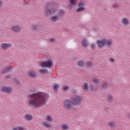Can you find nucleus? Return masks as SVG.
Instances as JSON below:
<instances>
[{"instance_id":"44","label":"nucleus","mask_w":130,"mask_h":130,"mask_svg":"<svg viewBox=\"0 0 130 130\" xmlns=\"http://www.w3.org/2000/svg\"><path fill=\"white\" fill-rule=\"evenodd\" d=\"M30 91H31V92H34V90L31 89V90H30Z\"/></svg>"},{"instance_id":"35","label":"nucleus","mask_w":130,"mask_h":130,"mask_svg":"<svg viewBox=\"0 0 130 130\" xmlns=\"http://www.w3.org/2000/svg\"><path fill=\"white\" fill-rule=\"evenodd\" d=\"M90 48L92 49H94V48H95V45L94 44H91V45L90 46Z\"/></svg>"},{"instance_id":"3","label":"nucleus","mask_w":130,"mask_h":130,"mask_svg":"<svg viewBox=\"0 0 130 130\" xmlns=\"http://www.w3.org/2000/svg\"><path fill=\"white\" fill-rule=\"evenodd\" d=\"M97 44L99 46V47H102V46H105V45H108V46H111V45H112V41L104 39L102 41H98Z\"/></svg>"},{"instance_id":"30","label":"nucleus","mask_w":130,"mask_h":130,"mask_svg":"<svg viewBox=\"0 0 130 130\" xmlns=\"http://www.w3.org/2000/svg\"><path fill=\"white\" fill-rule=\"evenodd\" d=\"M32 29L35 30V31H36V30H38V26L36 25H33Z\"/></svg>"},{"instance_id":"26","label":"nucleus","mask_w":130,"mask_h":130,"mask_svg":"<svg viewBox=\"0 0 130 130\" xmlns=\"http://www.w3.org/2000/svg\"><path fill=\"white\" fill-rule=\"evenodd\" d=\"M58 88H59V85L57 84H55L54 85V87L53 89L56 92L57 91V89H58Z\"/></svg>"},{"instance_id":"18","label":"nucleus","mask_w":130,"mask_h":130,"mask_svg":"<svg viewBox=\"0 0 130 130\" xmlns=\"http://www.w3.org/2000/svg\"><path fill=\"white\" fill-rule=\"evenodd\" d=\"M57 15L60 18V17H63L64 16V10L63 9H61L59 10V12Z\"/></svg>"},{"instance_id":"6","label":"nucleus","mask_w":130,"mask_h":130,"mask_svg":"<svg viewBox=\"0 0 130 130\" xmlns=\"http://www.w3.org/2000/svg\"><path fill=\"white\" fill-rule=\"evenodd\" d=\"M12 88L11 86L4 85L1 86V91L4 93H8V94H10V93L12 92Z\"/></svg>"},{"instance_id":"5","label":"nucleus","mask_w":130,"mask_h":130,"mask_svg":"<svg viewBox=\"0 0 130 130\" xmlns=\"http://www.w3.org/2000/svg\"><path fill=\"white\" fill-rule=\"evenodd\" d=\"M72 102L74 105H81L82 103V98L79 95H75L73 98Z\"/></svg>"},{"instance_id":"38","label":"nucleus","mask_w":130,"mask_h":130,"mask_svg":"<svg viewBox=\"0 0 130 130\" xmlns=\"http://www.w3.org/2000/svg\"><path fill=\"white\" fill-rule=\"evenodd\" d=\"M110 61H112V62H114V61H115L114 58H111L110 59Z\"/></svg>"},{"instance_id":"21","label":"nucleus","mask_w":130,"mask_h":130,"mask_svg":"<svg viewBox=\"0 0 130 130\" xmlns=\"http://www.w3.org/2000/svg\"><path fill=\"white\" fill-rule=\"evenodd\" d=\"M69 128H70V126L67 124L61 125V129L62 130H68Z\"/></svg>"},{"instance_id":"11","label":"nucleus","mask_w":130,"mask_h":130,"mask_svg":"<svg viewBox=\"0 0 130 130\" xmlns=\"http://www.w3.org/2000/svg\"><path fill=\"white\" fill-rule=\"evenodd\" d=\"M28 76L29 77V78H30L31 79H35V78L37 77V75L34 71H30L28 73Z\"/></svg>"},{"instance_id":"15","label":"nucleus","mask_w":130,"mask_h":130,"mask_svg":"<svg viewBox=\"0 0 130 130\" xmlns=\"http://www.w3.org/2000/svg\"><path fill=\"white\" fill-rule=\"evenodd\" d=\"M24 118H25V120L30 121L32 120V119H33V117L32 116V115L27 114L25 116Z\"/></svg>"},{"instance_id":"24","label":"nucleus","mask_w":130,"mask_h":130,"mask_svg":"<svg viewBox=\"0 0 130 130\" xmlns=\"http://www.w3.org/2000/svg\"><path fill=\"white\" fill-rule=\"evenodd\" d=\"M82 88L84 89V90H86L88 91L89 90V87L88 86V83L86 82L84 83V86H82Z\"/></svg>"},{"instance_id":"2","label":"nucleus","mask_w":130,"mask_h":130,"mask_svg":"<svg viewBox=\"0 0 130 130\" xmlns=\"http://www.w3.org/2000/svg\"><path fill=\"white\" fill-rule=\"evenodd\" d=\"M56 4V2L53 0H49L47 2V7L45 10L46 16L52 15V14H54V13L57 12V9L54 8Z\"/></svg>"},{"instance_id":"19","label":"nucleus","mask_w":130,"mask_h":130,"mask_svg":"<svg viewBox=\"0 0 130 130\" xmlns=\"http://www.w3.org/2000/svg\"><path fill=\"white\" fill-rule=\"evenodd\" d=\"M40 73L43 74L47 75V74H49V71L47 69H42L40 71Z\"/></svg>"},{"instance_id":"27","label":"nucleus","mask_w":130,"mask_h":130,"mask_svg":"<svg viewBox=\"0 0 130 130\" xmlns=\"http://www.w3.org/2000/svg\"><path fill=\"white\" fill-rule=\"evenodd\" d=\"M85 4H84V2H80L78 3V7L79 8H84V6Z\"/></svg>"},{"instance_id":"32","label":"nucleus","mask_w":130,"mask_h":130,"mask_svg":"<svg viewBox=\"0 0 130 130\" xmlns=\"http://www.w3.org/2000/svg\"><path fill=\"white\" fill-rule=\"evenodd\" d=\"M92 80L93 83H98L99 82V80L97 78H93Z\"/></svg>"},{"instance_id":"31","label":"nucleus","mask_w":130,"mask_h":130,"mask_svg":"<svg viewBox=\"0 0 130 130\" xmlns=\"http://www.w3.org/2000/svg\"><path fill=\"white\" fill-rule=\"evenodd\" d=\"M62 89L64 92H66V91H68V90H69V86H65L62 88Z\"/></svg>"},{"instance_id":"40","label":"nucleus","mask_w":130,"mask_h":130,"mask_svg":"<svg viewBox=\"0 0 130 130\" xmlns=\"http://www.w3.org/2000/svg\"><path fill=\"white\" fill-rule=\"evenodd\" d=\"M6 80H8V79H10V75H7L5 77Z\"/></svg>"},{"instance_id":"17","label":"nucleus","mask_w":130,"mask_h":130,"mask_svg":"<svg viewBox=\"0 0 130 130\" xmlns=\"http://www.w3.org/2000/svg\"><path fill=\"white\" fill-rule=\"evenodd\" d=\"M12 69V66H9L8 67H7L5 68L2 71V74H6L8 73V72L10 71V70Z\"/></svg>"},{"instance_id":"28","label":"nucleus","mask_w":130,"mask_h":130,"mask_svg":"<svg viewBox=\"0 0 130 130\" xmlns=\"http://www.w3.org/2000/svg\"><path fill=\"white\" fill-rule=\"evenodd\" d=\"M86 65L87 67H92L93 66V63H92L91 61H88L86 63Z\"/></svg>"},{"instance_id":"20","label":"nucleus","mask_w":130,"mask_h":130,"mask_svg":"<svg viewBox=\"0 0 130 130\" xmlns=\"http://www.w3.org/2000/svg\"><path fill=\"white\" fill-rule=\"evenodd\" d=\"M82 45L84 47H88V41L86 40H83L81 43Z\"/></svg>"},{"instance_id":"10","label":"nucleus","mask_w":130,"mask_h":130,"mask_svg":"<svg viewBox=\"0 0 130 130\" xmlns=\"http://www.w3.org/2000/svg\"><path fill=\"white\" fill-rule=\"evenodd\" d=\"M109 127H110L112 129L116 128V124L113 121H109L107 123Z\"/></svg>"},{"instance_id":"9","label":"nucleus","mask_w":130,"mask_h":130,"mask_svg":"<svg viewBox=\"0 0 130 130\" xmlns=\"http://www.w3.org/2000/svg\"><path fill=\"white\" fill-rule=\"evenodd\" d=\"M12 29L16 33H20L21 32V27L19 24L12 26Z\"/></svg>"},{"instance_id":"34","label":"nucleus","mask_w":130,"mask_h":130,"mask_svg":"<svg viewBox=\"0 0 130 130\" xmlns=\"http://www.w3.org/2000/svg\"><path fill=\"white\" fill-rule=\"evenodd\" d=\"M113 8H118L119 5L118 4L115 3L113 5Z\"/></svg>"},{"instance_id":"7","label":"nucleus","mask_w":130,"mask_h":130,"mask_svg":"<svg viewBox=\"0 0 130 130\" xmlns=\"http://www.w3.org/2000/svg\"><path fill=\"white\" fill-rule=\"evenodd\" d=\"M53 66V63L50 60H48L47 61L43 62L41 64V67H42L43 68H45L46 67V68H52Z\"/></svg>"},{"instance_id":"12","label":"nucleus","mask_w":130,"mask_h":130,"mask_svg":"<svg viewBox=\"0 0 130 130\" xmlns=\"http://www.w3.org/2000/svg\"><path fill=\"white\" fill-rule=\"evenodd\" d=\"M122 24L123 25V26H128L129 25L128 19L127 18L123 19Z\"/></svg>"},{"instance_id":"25","label":"nucleus","mask_w":130,"mask_h":130,"mask_svg":"<svg viewBox=\"0 0 130 130\" xmlns=\"http://www.w3.org/2000/svg\"><path fill=\"white\" fill-rule=\"evenodd\" d=\"M43 125H44L45 126H46L48 128H49V127H50V124H49V123H48L46 121L44 122Z\"/></svg>"},{"instance_id":"14","label":"nucleus","mask_w":130,"mask_h":130,"mask_svg":"<svg viewBox=\"0 0 130 130\" xmlns=\"http://www.w3.org/2000/svg\"><path fill=\"white\" fill-rule=\"evenodd\" d=\"M51 20L53 22H57L58 20H60V17L58 15L53 16L51 17Z\"/></svg>"},{"instance_id":"23","label":"nucleus","mask_w":130,"mask_h":130,"mask_svg":"<svg viewBox=\"0 0 130 130\" xmlns=\"http://www.w3.org/2000/svg\"><path fill=\"white\" fill-rule=\"evenodd\" d=\"M102 87L103 89H107V88H108V83L106 82H103L102 85Z\"/></svg>"},{"instance_id":"1","label":"nucleus","mask_w":130,"mask_h":130,"mask_svg":"<svg viewBox=\"0 0 130 130\" xmlns=\"http://www.w3.org/2000/svg\"><path fill=\"white\" fill-rule=\"evenodd\" d=\"M29 97L30 99L28 101L29 105H31L36 108H40V107L46 104L47 100L49 98V95L48 93L38 92L30 94Z\"/></svg>"},{"instance_id":"29","label":"nucleus","mask_w":130,"mask_h":130,"mask_svg":"<svg viewBox=\"0 0 130 130\" xmlns=\"http://www.w3.org/2000/svg\"><path fill=\"white\" fill-rule=\"evenodd\" d=\"M47 120L48 121H52V120H53V119L52 118V117H51V116H48L47 117Z\"/></svg>"},{"instance_id":"41","label":"nucleus","mask_w":130,"mask_h":130,"mask_svg":"<svg viewBox=\"0 0 130 130\" xmlns=\"http://www.w3.org/2000/svg\"><path fill=\"white\" fill-rule=\"evenodd\" d=\"M24 4H25V5H28V2L25 1V2H24Z\"/></svg>"},{"instance_id":"16","label":"nucleus","mask_w":130,"mask_h":130,"mask_svg":"<svg viewBox=\"0 0 130 130\" xmlns=\"http://www.w3.org/2000/svg\"><path fill=\"white\" fill-rule=\"evenodd\" d=\"M107 100L108 101L109 103H112V102H113V97L112 95L108 94Z\"/></svg>"},{"instance_id":"37","label":"nucleus","mask_w":130,"mask_h":130,"mask_svg":"<svg viewBox=\"0 0 130 130\" xmlns=\"http://www.w3.org/2000/svg\"><path fill=\"white\" fill-rule=\"evenodd\" d=\"M4 5V2L0 0V7H2V6Z\"/></svg>"},{"instance_id":"36","label":"nucleus","mask_w":130,"mask_h":130,"mask_svg":"<svg viewBox=\"0 0 130 130\" xmlns=\"http://www.w3.org/2000/svg\"><path fill=\"white\" fill-rule=\"evenodd\" d=\"M55 40V39H54V38H51V39H50V42L53 43V42H54Z\"/></svg>"},{"instance_id":"33","label":"nucleus","mask_w":130,"mask_h":130,"mask_svg":"<svg viewBox=\"0 0 130 130\" xmlns=\"http://www.w3.org/2000/svg\"><path fill=\"white\" fill-rule=\"evenodd\" d=\"M76 0H70V4H71V5H75L76 2Z\"/></svg>"},{"instance_id":"39","label":"nucleus","mask_w":130,"mask_h":130,"mask_svg":"<svg viewBox=\"0 0 130 130\" xmlns=\"http://www.w3.org/2000/svg\"><path fill=\"white\" fill-rule=\"evenodd\" d=\"M15 82H16V84H20V81L17 79H15Z\"/></svg>"},{"instance_id":"22","label":"nucleus","mask_w":130,"mask_h":130,"mask_svg":"<svg viewBox=\"0 0 130 130\" xmlns=\"http://www.w3.org/2000/svg\"><path fill=\"white\" fill-rule=\"evenodd\" d=\"M85 10H86L85 7H79L77 9L76 12L77 13H81V12H84Z\"/></svg>"},{"instance_id":"43","label":"nucleus","mask_w":130,"mask_h":130,"mask_svg":"<svg viewBox=\"0 0 130 130\" xmlns=\"http://www.w3.org/2000/svg\"><path fill=\"white\" fill-rule=\"evenodd\" d=\"M18 128H15L13 130H18Z\"/></svg>"},{"instance_id":"42","label":"nucleus","mask_w":130,"mask_h":130,"mask_svg":"<svg viewBox=\"0 0 130 130\" xmlns=\"http://www.w3.org/2000/svg\"><path fill=\"white\" fill-rule=\"evenodd\" d=\"M91 90H92V91H94V88H93V87L92 86H91Z\"/></svg>"},{"instance_id":"13","label":"nucleus","mask_w":130,"mask_h":130,"mask_svg":"<svg viewBox=\"0 0 130 130\" xmlns=\"http://www.w3.org/2000/svg\"><path fill=\"white\" fill-rule=\"evenodd\" d=\"M85 64L86 62H85V61L83 60H79L77 63L78 66H79V67H80V68H84Z\"/></svg>"},{"instance_id":"8","label":"nucleus","mask_w":130,"mask_h":130,"mask_svg":"<svg viewBox=\"0 0 130 130\" xmlns=\"http://www.w3.org/2000/svg\"><path fill=\"white\" fill-rule=\"evenodd\" d=\"M1 47L2 49L4 50H7L8 48H11L12 47V44L4 43L1 44Z\"/></svg>"},{"instance_id":"4","label":"nucleus","mask_w":130,"mask_h":130,"mask_svg":"<svg viewBox=\"0 0 130 130\" xmlns=\"http://www.w3.org/2000/svg\"><path fill=\"white\" fill-rule=\"evenodd\" d=\"M73 101L70 99H66L64 101V107H65L66 109L72 110V109H73Z\"/></svg>"}]
</instances>
